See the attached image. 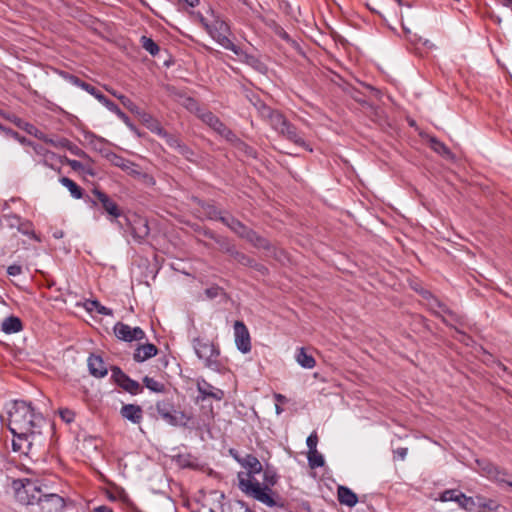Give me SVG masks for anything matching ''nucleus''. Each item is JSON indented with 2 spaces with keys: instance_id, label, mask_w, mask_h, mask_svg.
Segmentation results:
<instances>
[{
  "instance_id": "obj_41",
  "label": "nucleus",
  "mask_w": 512,
  "mask_h": 512,
  "mask_svg": "<svg viewBox=\"0 0 512 512\" xmlns=\"http://www.w3.org/2000/svg\"><path fill=\"white\" fill-rule=\"evenodd\" d=\"M317 443H318V437L316 433H312L308 436L306 440V444L308 446L309 451L316 450L317 449Z\"/></svg>"
},
{
  "instance_id": "obj_10",
  "label": "nucleus",
  "mask_w": 512,
  "mask_h": 512,
  "mask_svg": "<svg viewBox=\"0 0 512 512\" xmlns=\"http://www.w3.org/2000/svg\"><path fill=\"white\" fill-rule=\"evenodd\" d=\"M114 333L117 338L128 342L141 340L145 337V333L140 327H130L124 323H117L114 327Z\"/></svg>"
},
{
  "instance_id": "obj_9",
  "label": "nucleus",
  "mask_w": 512,
  "mask_h": 512,
  "mask_svg": "<svg viewBox=\"0 0 512 512\" xmlns=\"http://www.w3.org/2000/svg\"><path fill=\"white\" fill-rule=\"evenodd\" d=\"M194 349L197 356L202 359L207 366H209L219 354L215 345L209 341L195 340Z\"/></svg>"
},
{
  "instance_id": "obj_8",
  "label": "nucleus",
  "mask_w": 512,
  "mask_h": 512,
  "mask_svg": "<svg viewBox=\"0 0 512 512\" xmlns=\"http://www.w3.org/2000/svg\"><path fill=\"white\" fill-rule=\"evenodd\" d=\"M38 504L43 512H62L65 507L64 499L58 494L49 492L46 487Z\"/></svg>"
},
{
  "instance_id": "obj_13",
  "label": "nucleus",
  "mask_w": 512,
  "mask_h": 512,
  "mask_svg": "<svg viewBox=\"0 0 512 512\" xmlns=\"http://www.w3.org/2000/svg\"><path fill=\"white\" fill-rule=\"evenodd\" d=\"M481 470L486 477L502 485H506L512 488V476L507 475L505 472L499 471L497 467L493 466L492 464L483 463Z\"/></svg>"
},
{
  "instance_id": "obj_6",
  "label": "nucleus",
  "mask_w": 512,
  "mask_h": 512,
  "mask_svg": "<svg viewBox=\"0 0 512 512\" xmlns=\"http://www.w3.org/2000/svg\"><path fill=\"white\" fill-rule=\"evenodd\" d=\"M156 410L159 416L172 426H187L191 417L183 411L172 410L165 403H158Z\"/></svg>"
},
{
  "instance_id": "obj_23",
  "label": "nucleus",
  "mask_w": 512,
  "mask_h": 512,
  "mask_svg": "<svg viewBox=\"0 0 512 512\" xmlns=\"http://www.w3.org/2000/svg\"><path fill=\"white\" fill-rule=\"evenodd\" d=\"M114 374L120 375L121 379L118 378V381L120 382L121 386H123V388L125 390L129 391L130 393H136L138 391L139 384L136 381L131 380L128 377H126L124 374L121 373V371L119 369H115Z\"/></svg>"
},
{
  "instance_id": "obj_33",
  "label": "nucleus",
  "mask_w": 512,
  "mask_h": 512,
  "mask_svg": "<svg viewBox=\"0 0 512 512\" xmlns=\"http://www.w3.org/2000/svg\"><path fill=\"white\" fill-rule=\"evenodd\" d=\"M430 145H431V148L435 152H437V153H439V154H441L443 156H446V157H450L451 156V153H450L449 149L443 143H441L440 141L432 138L430 140Z\"/></svg>"
},
{
  "instance_id": "obj_5",
  "label": "nucleus",
  "mask_w": 512,
  "mask_h": 512,
  "mask_svg": "<svg viewBox=\"0 0 512 512\" xmlns=\"http://www.w3.org/2000/svg\"><path fill=\"white\" fill-rule=\"evenodd\" d=\"M260 113L263 118L270 122L271 126L276 131L284 135L287 139L299 145L305 144L304 141L298 136L295 128L288 124L280 113L273 111L271 108L264 105L261 107Z\"/></svg>"
},
{
  "instance_id": "obj_48",
  "label": "nucleus",
  "mask_w": 512,
  "mask_h": 512,
  "mask_svg": "<svg viewBox=\"0 0 512 512\" xmlns=\"http://www.w3.org/2000/svg\"><path fill=\"white\" fill-rule=\"evenodd\" d=\"M481 506L489 509V510H495L497 508V504L492 501V500H489L488 502H485L483 504H480Z\"/></svg>"
},
{
  "instance_id": "obj_18",
  "label": "nucleus",
  "mask_w": 512,
  "mask_h": 512,
  "mask_svg": "<svg viewBox=\"0 0 512 512\" xmlns=\"http://www.w3.org/2000/svg\"><path fill=\"white\" fill-rule=\"evenodd\" d=\"M157 354V348L155 345L147 343L144 345L139 346L135 353H134V359L137 362H143Z\"/></svg>"
},
{
  "instance_id": "obj_17",
  "label": "nucleus",
  "mask_w": 512,
  "mask_h": 512,
  "mask_svg": "<svg viewBox=\"0 0 512 512\" xmlns=\"http://www.w3.org/2000/svg\"><path fill=\"white\" fill-rule=\"evenodd\" d=\"M197 387L203 398L211 397L218 401L224 398V392L222 390L211 386L205 381L198 382Z\"/></svg>"
},
{
  "instance_id": "obj_56",
  "label": "nucleus",
  "mask_w": 512,
  "mask_h": 512,
  "mask_svg": "<svg viewBox=\"0 0 512 512\" xmlns=\"http://www.w3.org/2000/svg\"><path fill=\"white\" fill-rule=\"evenodd\" d=\"M207 293H208L210 296H214V295H216V293H213V292H211L210 290H207Z\"/></svg>"
},
{
  "instance_id": "obj_46",
  "label": "nucleus",
  "mask_w": 512,
  "mask_h": 512,
  "mask_svg": "<svg viewBox=\"0 0 512 512\" xmlns=\"http://www.w3.org/2000/svg\"><path fill=\"white\" fill-rule=\"evenodd\" d=\"M148 127L153 131V132H156L158 134H162L163 130L162 128L160 127L159 123L154 121V120H151L150 123L148 124Z\"/></svg>"
},
{
  "instance_id": "obj_26",
  "label": "nucleus",
  "mask_w": 512,
  "mask_h": 512,
  "mask_svg": "<svg viewBox=\"0 0 512 512\" xmlns=\"http://www.w3.org/2000/svg\"><path fill=\"white\" fill-rule=\"evenodd\" d=\"M60 183L69 190L72 197L75 199H80L82 197L81 188L73 180L67 177H62L60 179Z\"/></svg>"
},
{
  "instance_id": "obj_37",
  "label": "nucleus",
  "mask_w": 512,
  "mask_h": 512,
  "mask_svg": "<svg viewBox=\"0 0 512 512\" xmlns=\"http://www.w3.org/2000/svg\"><path fill=\"white\" fill-rule=\"evenodd\" d=\"M235 54L240 58L241 61H243L253 67H256L257 64H259L258 60L254 56L247 54L246 52L242 51L241 49H240V53H235Z\"/></svg>"
},
{
  "instance_id": "obj_34",
  "label": "nucleus",
  "mask_w": 512,
  "mask_h": 512,
  "mask_svg": "<svg viewBox=\"0 0 512 512\" xmlns=\"http://www.w3.org/2000/svg\"><path fill=\"white\" fill-rule=\"evenodd\" d=\"M143 382L145 386L153 392H163L164 390V385L153 378L146 376Z\"/></svg>"
},
{
  "instance_id": "obj_22",
  "label": "nucleus",
  "mask_w": 512,
  "mask_h": 512,
  "mask_svg": "<svg viewBox=\"0 0 512 512\" xmlns=\"http://www.w3.org/2000/svg\"><path fill=\"white\" fill-rule=\"evenodd\" d=\"M132 233L135 237L142 239L149 234L148 223L144 219H138L132 225Z\"/></svg>"
},
{
  "instance_id": "obj_45",
  "label": "nucleus",
  "mask_w": 512,
  "mask_h": 512,
  "mask_svg": "<svg viewBox=\"0 0 512 512\" xmlns=\"http://www.w3.org/2000/svg\"><path fill=\"white\" fill-rule=\"evenodd\" d=\"M115 113L127 126L134 130L133 125L129 122V118L120 109H118Z\"/></svg>"
},
{
  "instance_id": "obj_11",
  "label": "nucleus",
  "mask_w": 512,
  "mask_h": 512,
  "mask_svg": "<svg viewBox=\"0 0 512 512\" xmlns=\"http://www.w3.org/2000/svg\"><path fill=\"white\" fill-rule=\"evenodd\" d=\"M235 344L239 351L246 354L251 350L250 336L246 326L236 321L234 324Z\"/></svg>"
},
{
  "instance_id": "obj_38",
  "label": "nucleus",
  "mask_w": 512,
  "mask_h": 512,
  "mask_svg": "<svg viewBox=\"0 0 512 512\" xmlns=\"http://www.w3.org/2000/svg\"><path fill=\"white\" fill-rule=\"evenodd\" d=\"M181 104L190 111H195L198 115L201 110L197 107V103L190 97H182Z\"/></svg>"
},
{
  "instance_id": "obj_31",
  "label": "nucleus",
  "mask_w": 512,
  "mask_h": 512,
  "mask_svg": "<svg viewBox=\"0 0 512 512\" xmlns=\"http://www.w3.org/2000/svg\"><path fill=\"white\" fill-rule=\"evenodd\" d=\"M457 504L459 507L467 510L472 511L476 507V503L473 498L467 497L465 494H461L459 501H457Z\"/></svg>"
},
{
  "instance_id": "obj_49",
  "label": "nucleus",
  "mask_w": 512,
  "mask_h": 512,
  "mask_svg": "<svg viewBox=\"0 0 512 512\" xmlns=\"http://www.w3.org/2000/svg\"><path fill=\"white\" fill-rule=\"evenodd\" d=\"M69 165L74 170H79L82 167V164L77 160H70Z\"/></svg>"
},
{
  "instance_id": "obj_2",
  "label": "nucleus",
  "mask_w": 512,
  "mask_h": 512,
  "mask_svg": "<svg viewBox=\"0 0 512 512\" xmlns=\"http://www.w3.org/2000/svg\"><path fill=\"white\" fill-rule=\"evenodd\" d=\"M240 463L243 467L248 469V472H239L238 473V482L240 490L245 493L247 496L252 497L259 502L273 507L276 505V502L269 495V490L267 488H261L260 483L254 478L255 474H258L262 471V465L260 461L251 455H247L245 458L240 460Z\"/></svg>"
},
{
  "instance_id": "obj_35",
  "label": "nucleus",
  "mask_w": 512,
  "mask_h": 512,
  "mask_svg": "<svg viewBox=\"0 0 512 512\" xmlns=\"http://www.w3.org/2000/svg\"><path fill=\"white\" fill-rule=\"evenodd\" d=\"M277 482V476L274 472L271 471H265L264 472V486H261V488H267L269 490V495L271 496V486H274Z\"/></svg>"
},
{
  "instance_id": "obj_58",
  "label": "nucleus",
  "mask_w": 512,
  "mask_h": 512,
  "mask_svg": "<svg viewBox=\"0 0 512 512\" xmlns=\"http://www.w3.org/2000/svg\"><path fill=\"white\" fill-rule=\"evenodd\" d=\"M0 308H3V306L0 304Z\"/></svg>"
},
{
  "instance_id": "obj_54",
  "label": "nucleus",
  "mask_w": 512,
  "mask_h": 512,
  "mask_svg": "<svg viewBox=\"0 0 512 512\" xmlns=\"http://www.w3.org/2000/svg\"><path fill=\"white\" fill-rule=\"evenodd\" d=\"M275 411H276V413L279 415V414H281V413H282V411H283V410H282V408H281L278 404H276V406H275Z\"/></svg>"
},
{
  "instance_id": "obj_42",
  "label": "nucleus",
  "mask_w": 512,
  "mask_h": 512,
  "mask_svg": "<svg viewBox=\"0 0 512 512\" xmlns=\"http://www.w3.org/2000/svg\"><path fill=\"white\" fill-rule=\"evenodd\" d=\"M97 99L114 113L119 109L113 102L105 98L103 95H97Z\"/></svg>"
},
{
  "instance_id": "obj_21",
  "label": "nucleus",
  "mask_w": 512,
  "mask_h": 512,
  "mask_svg": "<svg viewBox=\"0 0 512 512\" xmlns=\"http://www.w3.org/2000/svg\"><path fill=\"white\" fill-rule=\"evenodd\" d=\"M338 499L340 503L345 504L347 506H354L357 503L356 495L346 487H339L338 489Z\"/></svg>"
},
{
  "instance_id": "obj_44",
  "label": "nucleus",
  "mask_w": 512,
  "mask_h": 512,
  "mask_svg": "<svg viewBox=\"0 0 512 512\" xmlns=\"http://www.w3.org/2000/svg\"><path fill=\"white\" fill-rule=\"evenodd\" d=\"M60 415H61L62 419H63L64 421H66L67 423H69V422L73 421V419H74V414H73V412H71V411H69V410H63V411H61V412H60Z\"/></svg>"
},
{
  "instance_id": "obj_3",
  "label": "nucleus",
  "mask_w": 512,
  "mask_h": 512,
  "mask_svg": "<svg viewBox=\"0 0 512 512\" xmlns=\"http://www.w3.org/2000/svg\"><path fill=\"white\" fill-rule=\"evenodd\" d=\"M201 23L205 27L209 35L214 40H216L222 47L231 50L234 53H240V48L234 45L228 38V25L213 11H211L208 16L202 17Z\"/></svg>"
},
{
  "instance_id": "obj_4",
  "label": "nucleus",
  "mask_w": 512,
  "mask_h": 512,
  "mask_svg": "<svg viewBox=\"0 0 512 512\" xmlns=\"http://www.w3.org/2000/svg\"><path fill=\"white\" fill-rule=\"evenodd\" d=\"M12 487L15 492L16 499L26 505L35 504L41 500L45 489L38 480L18 479L14 480Z\"/></svg>"
},
{
  "instance_id": "obj_28",
  "label": "nucleus",
  "mask_w": 512,
  "mask_h": 512,
  "mask_svg": "<svg viewBox=\"0 0 512 512\" xmlns=\"http://www.w3.org/2000/svg\"><path fill=\"white\" fill-rule=\"evenodd\" d=\"M235 233L243 238H246L248 241L254 243L255 245L262 246L264 243L263 239L258 237L253 231H251L247 227H246V231H243V230H241V228H238V230H236Z\"/></svg>"
},
{
  "instance_id": "obj_43",
  "label": "nucleus",
  "mask_w": 512,
  "mask_h": 512,
  "mask_svg": "<svg viewBox=\"0 0 512 512\" xmlns=\"http://www.w3.org/2000/svg\"><path fill=\"white\" fill-rule=\"evenodd\" d=\"M7 273L11 277H16L22 273V268L19 265H11L7 268Z\"/></svg>"
},
{
  "instance_id": "obj_1",
  "label": "nucleus",
  "mask_w": 512,
  "mask_h": 512,
  "mask_svg": "<svg viewBox=\"0 0 512 512\" xmlns=\"http://www.w3.org/2000/svg\"><path fill=\"white\" fill-rule=\"evenodd\" d=\"M9 429L13 434L12 448L27 455L34 446L41 445V427L44 418L24 402H14L8 410Z\"/></svg>"
},
{
  "instance_id": "obj_14",
  "label": "nucleus",
  "mask_w": 512,
  "mask_h": 512,
  "mask_svg": "<svg viewBox=\"0 0 512 512\" xmlns=\"http://www.w3.org/2000/svg\"><path fill=\"white\" fill-rule=\"evenodd\" d=\"M93 194L95 197L101 202L105 211L114 218H117L121 215V211L118 208L117 204L112 201L106 194L99 190H94Z\"/></svg>"
},
{
  "instance_id": "obj_20",
  "label": "nucleus",
  "mask_w": 512,
  "mask_h": 512,
  "mask_svg": "<svg viewBox=\"0 0 512 512\" xmlns=\"http://www.w3.org/2000/svg\"><path fill=\"white\" fill-rule=\"evenodd\" d=\"M22 328L21 321L17 317L5 318L1 324V329L7 334L19 332Z\"/></svg>"
},
{
  "instance_id": "obj_55",
  "label": "nucleus",
  "mask_w": 512,
  "mask_h": 512,
  "mask_svg": "<svg viewBox=\"0 0 512 512\" xmlns=\"http://www.w3.org/2000/svg\"><path fill=\"white\" fill-rule=\"evenodd\" d=\"M433 301H434V303H435V304H437V306H438L439 308H441V310H443V311H444L443 306H442V305L437 301V299H434Z\"/></svg>"
},
{
  "instance_id": "obj_15",
  "label": "nucleus",
  "mask_w": 512,
  "mask_h": 512,
  "mask_svg": "<svg viewBox=\"0 0 512 512\" xmlns=\"http://www.w3.org/2000/svg\"><path fill=\"white\" fill-rule=\"evenodd\" d=\"M88 367L94 377L102 378L107 374V367L100 356L91 355L88 358Z\"/></svg>"
},
{
  "instance_id": "obj_16",
  "label": "nucleus",
  "mask_w": 512,
  "mask_h": 512,
  "mask_svg": "<svg viewBox=\"0 0 512 512\" xmlns=\"http://www.w3.org/2000/svg\"><path fill=\"white\" fill-rule=\"evenodd\" d=\"M121 415L134 424H139L143 418V412L140 406L127 404L121 408Z\"/></svg>"
},
{
  "instance_id": "obj_53",
  "label": "nucleus",
  "mask_w": 512,
  "mask_h": 512,
  "mask_svg": "<svg viewBox=\"0 0 512 512\" xmlns=\"http://www.w3.org/2000/svg\"><path fill=\"white\" fill-rule=\"evenodd\" d=\"M185 1L191 7H194L197 4V2H198V0H185Z\"/></svg>"
},
{
  "instance_id": "obj_39",
  "label": "nucleus",
  "mask_w": 512,
  "mask_h": 512,
  "mask_svg": "<svg viewBox=\"0 0 512 512\" xmlns=\"http://www.w3.org/2000/svg\"><path fill=\"white\" fill-rule=\"evenodd\" d=\"M117 97L127 109L131 112L138 113V107L130 99L123 95H119Z\"/></svg>"
},
{
  "instance_id": "obj_50",
  "label": "nucleus",
  "mask_w": 512,
  "mask_h": 512,
  "mask_svg": "<svg viewBox=\"0 0 512 512\" xmlns=\"http://www.w3.org/2000/svg\"><path fill=\"white\" fill-rule=\"evenodd\" d=\"M93 512H113L110 508L106 506H99L93 510Z\"/></svg>"
},
{
  "instance_id": "obj_40",
  "label": "nucleus",
  "mask_w": 512,
  "mask_h": 512,
  "mask_svg": "<svg viewBox=\"0 0 512 512\" xmlns=\"http://www.w3.org/2000/svg\"><path fill=\"white\" fill-rule=\"evenodd\" d=\"M73 83L77 86H80L81 88L85 89L90 94L94 95L97 98V95H100L96 92V89L86 83L81 82L79 79H74Z\"/></svg>"
},
{
  "instance_id": "obj_30",
  "label": "nucleus",
  "mask_w": 512,
  "mask_h": 512,
  "mask_svg": "<svg viewBox=\"0 0 512 512\" xmlns=\"http://www.w3.org/2000/svg\"><path fill=\"white\" fill-rule=\"evenodd\" d=\"M461 494L462 492L458 490H446L440 495L439 500L442 502L453 501L457 503V501H459Z\"/></svg>"
},
{
  "instance_id": "obj_27",
  "label": "nucleus",
  "mask_w": 512,
  "mask_h": 512,
  "mask_svg": "<svg viewBox=\"0 0 512 512\" xmlns=\"http://www.w3.org/2000/svg\"><path fill=\"white\" fill-rule=\"evenodd\" d=\"M18 231L23 235L30 236L35 241L41 242L40 236H38L33 228V225L29 221L21 222L18 226Z\"/></svg>"
},
{
  "instance_id": "obj_47",
  "label": "nucleus",
  "mask_w": 512,
  "mask_h": 512,
  "mask_svg": "<svg viewBox=\"0 0 512 512\" xmlns=\"http://www.w3.org/2000/svg\"><path fill=\"white\" fill-rule=\"evenodd\" d=\"M407 448H398L394 451V454L398 456L401 460H404L407 456Z\"/></svg>"
},
{
  "instance_id": "obj_24",
  "label": "nucleus",
  "mask_w": 512,
  "mask_h": 512,
  "mask_svg": "<svg viewBox=\"0 0 512 512\" xmlns=\"http://www.w3.org/2000/svg\"><path fill=\"white\" fill-rule=\"evenodd\" d=\"M296 361L300 366L306 369H312L315 366V360L311 355H308L304 348L298 350Z\"/></svg>"
},
{
  "instance_id": "obj_57",
  "label": "nucleus",
  "mask_w": 512,
  "mask_h": 512,
  "mask_svg": "<svg viewBox=\"0 0 512 512\" xmlns=\"http://www.w3.org/2000/svg\"><path fill=\"white\" fill-rule=\"evenodd\" d=\"M510 3H512V0H508Z\"/></svg>"
},
{
  "instance_id": "obj_36",
  "label": "nucleus",
  "mask_w": 512,
  "mask_h": 512,
  "mask_svg": "<svg viewBox=\"0 0 512 512\" xmlns=\"http://www.w3.org/2000/svg\"><path fill=\"white\" fill-rule=\"evenodd\" d=\"M221 220L234 232L238 230V228H241V230L246 231V227L238 220L232 217H221Z\"/></svg>"
},
{
  "instance_id": "obj_7",
  "label": "nucleus",
  "mask_w": 512,
  "mask_h": 512,
  "mask_svg": "<svg viewBox=\"0 0 512 512\" xmlns=\"http://www.w3.org/2000/svg\"><path fill=\"white\" fill-rule=\"evenodd\" d=\"M113 165L121 168L127 174L143 181L147 185H153L155 181L151 176L141 171V169L133 162L126 160L120 156L114 155L111 159Z\"/></svg>"
},
{
  "instance_id": "obj_25",
  "label": "nucleus",
  "mask_w": 512,
  "mask_h": 512,
  "mask_svg": "<svg viewBox=\"0 0 512 512\" xmlns=\"http://www.w3.org/2000/svg\"><path fill=\"white\" fill-rule=\"evenodd\" d=\"M27 131L30 134H34L36 137L44 140L46 143H49L55 147H65L68 144V141L65 139L55 141L53 139L47 138L42 132H38V130L31 125L29 126V128H27Z\"/></svg>"
},
{
  "instance_id": "obj_12",
  "label": "nucleus",
  "mask_w": 512,
  "mask_h": 512,
  "mask_svg": "<svg viewBox=\"0 0 512 512\" xmlns=\"http://www.w3.org/2000/svg\"><path fill=\"white\" fill-rule=\"evenodd\" d=\"M201 120L210 126L213 130L219 133L221 136L226 138L227 140H232L233 134L232 132L225 127V125L220 122V120L213 115L211 112H203L201 111L198 115Z\"/></svg>"
},
{
  "instance_id": "obj_52",
  "label": "nucleus",
  "mask_w": 512,
  "mask_h": 512,
  "mask_svg": "<svg viewBox=\"0 0 512 512\" xmlns=\"http://www.w3.org/2000/svg\"><path fill=\"white\" fill-rule=\"evenodd\" d=\"M63 235H64V233H63V231H61V230L55 231V232L53 233V236H54V238H56V239H60V238H62V237H63Z\"/></svg>"
},
{
  "instance_id": "obj_32",
  "label": "nucleus",
  "mask_w": 512,
  "mask_h": 512,
  "mask_svg": "<svg viewBox=\"0 0 512 512\" xmlns=\"http://www.w3.org/2000/svg\"><path fill=\"white\" fill-rule=\"evenodd\" d=\"M141 43L143 48L151 55H156L158 53L159 47L151 38L143 36L141 38Z\"/></svg>"
},
{
  "instance_id": "obj_29",
  "label": "nucleus",
  "mask_w": 512,
  "mask_h": 512,
  "mask_svg": "<svg viewBox=\"0 0 512 512\" xmlns=\"http://www.w3.org/2000/svg\"><path fill=\"white\" fill-rule=\"evenodd\" d=\"M308 462L311 468L322 467L325 463L324 457L317 449L308 451Z\"/></svg>"
},
{
  "instance_id": "obj_19",
  "label": "nucleus",
  "mask_w": 512,
  "mask_h": 512,
  "mask_svg": "<svg viewBox=\"0 0 512 512\" xmlns=\"http://www.w3.org/2000/svg\"><path fill=\"white\" fill-rule=\"evenodd\" d=\"M76 306H83L87 312H92L96 310L99 314L102 315H112V311L109 308L101 305L96 300H86L84 303L77 302Z\"/></svg>"
},
{
  "instance_id": "obj_51",
  "label": "nucleus",
  "mask_w": 512,
  "mask_h": 512,
  "mask_svg": "<svg viewBox=\"0 0 512 512\" xmlns=\"http://www.w3.org/2000/svg\"><path fill=\"white\" fill-rule=\"evenodd\" d=\"M275 399L280 403H284L286 401V397L281 394H275Z\"/></svg>"
}]
</instances>
